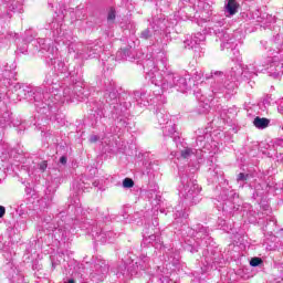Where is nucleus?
I'll return each instance as SVG.
<instances>
[{
    "instance_id": "1",
    "label": "nucleus",
    "mask_w": 283,
    "mask_h": 283,
    "mask_svg": "<svg viewBox=\"0 0 283 283\" xmlns=\"http://www.w3.org/2000/svg\"><path fill=\"white\" fill-rule=\"evenodd\" d=\"M167 65V57L165 56H161L157 62L146 60L144 63L146 78L156 87H160L161 94L174 90V87H177V91L182 93L189 92V90L196 87V83L191 81L189 75L180 76L178 73L169 71Z\"/></svg>"
},
{
    "instance_id": "2",
    "label": "nucleus",
    "mask_w": 283,
    "mask_h": 283,
    "mask_svg": "<svg viewBox=\"0 0 283 283\" xmlns=\"http://www.w3.org/2000/svg\"><path fill=\"white\" fill-rule=\"evenodd\" d=\"M17 95L20 101H29L34 103L36 109L45 114L50 112L54 105L59 103H72L76 98L74 94V85L66 86L64 88H53L51 92L43 93L41 87H32L27 84H22L17 88Z\"/></svg>"
},
{
    "instance_id": "3",
    "label": "nucleus",
    "mask_w": 283,
    "mask_h": 283,
    "mask_svg": "<svg viewBox=\"0 0 283 283\" xmlns=\"http://www.w3.org/2000/svg\"><path fill=\"white\" fill-rule=\"evenodd\" d=\"M109 222V214L105 212H98L96 214L95 222H93L87 230L90 231L95 242L105 244L107 242H114L116 240V233L114 231H106L103 224Z\"/></svg>"
},
{
    "instance_id": "4",
    "label": "nucleus",
    "mask_w": 283,
    "mask_h": 283,
    "mask_svg": "<svg viewBox=\"0 0 283 283\" xmlns=\"http://www.w3.org/2000/svg\"><path fill=\"white\" fill-rule=\"evenodd\" d=\"M253 76H258V69L255 66L235 64L228 73V78H231V82L226 81L220 91L224 92V90H227L228 94H230V92L235 90V81H244V78L249 81V78H253Z\"/></svg>"
},
{
    "instance_id": "5",
    "label": "nucleus",
    "mask_w": 283,
    "mask_h": 283,
    "mask_svg": "<svg viewBox=\"0 0 283 283\" xmlns=\"http://www.w3.org/2000/svg\"><path fill=\"white\" fill-rule=\"evenodd\" d=\"M151 252H146V254H142L140 255V264L138 265V263H133L130 266L127 268V264L122 263L120 265H118V272L120 273V275H123L124 277H134L136 275H140L142 271L143 273H145V271H149V269H151V260H153V271L154 268L156 265V259H151Z\"/></svg>"
},
{
    "instance_id": "6",
    "label": "nucleus",
    "mask_w": 283,
    "mask_h": 283,
    "mask_svg": "<svg viewBox=\"0 0 283 283\" xmlns=\"http://www.w3.org/2000/svg\"><path fill=\"white\" fill-rule=\"evenodd\" d=\"M201 188L193 178L187 175L181 176L180 196L184 198L186 205H198L200 202Z\"/></svg>"
},
{
    "instance_id": "7",
    "label": "nucleus",
    "mask_w": 283,
    "mask_h": 283,
    "mask_svg": "<svg viewBox=\"0 0 283 283\" xmlns=\"http://www.w3.org/2000/svg\"><path fill=\"white\" fill-rule=\"evenodd\" d=\"M63 43L67 45L70 54H76V59H94L96 54L101 52V46L98 44H87L84 45L81 42H74L70 40L62 39Z\"/></svg>"
},
{
    "instance_id": "8",
    "label": "nucleus",
    "mask_w": 283,
    "mask_h": 283,
    "mask_svg": "<svg viewBox=\"0 0 283 283\" xmlns=\"http://www.w3.org/2000/svg\"><path fill=\"white\" fill-rule=\"evenodd\" d=\"M213 21H214V25L212 27V29L214 30V34L221 41V50H235L237 44H235V38L233 36V34H229L227 31L224 30L220 31L218 29V28H223L224 23H227L224 18L214 19Z\"/></svg>"
},
{
    "instance_id": "9",
    "label": "nucleus",
    "mask_w": 283,
    "mask_h": 283,
    "mask_svg": "<svg viewBox=\"0 0 283 283\" xmlns=\"http://www.w3.org/2000/svg\"><path fill=\"white\" fill-rule=\"evenodd\" d=\"M109 274V263L103 259H96L92 266L90 277L92 282H104Z\"/></svg>"
},
{
    "instance_id": "10",
    "label": "nucleus",
    "mask_w": 283,
    "mask_h": 283,
    "mask_svg": "<svg viewBox=\"0 0 283 283\" xmlns=\"http://www.w3.org/2000/svg\"><path fill=\"white\" fill-rule=\"evenodd\" d=\"M132 101H136L134 95L130 93H123L119 96L118 104L114 106V111H111L113 118H118V116H124L125 112L132 107Z\"/></svg>"
},
{
    "instance_id": "11",
    "label": "nucleus",
    "mask_w": 283,
    "mask_h": 283,
    "mask_svg": "<svg viewBox=\"0 0 283 283\" xmlns=\"http://www.w3.org/2000/svg\"><path fill=\"white\" fill-rule=\"evenodd\" d=\"M118 90H116V83L108 82L105 84V91H104V101L109 105L112 112H114V107H116L119 103L118 97Z\"/></svg>"
},
{
    "instance_id": "12",
    "label": "nucleus",
    "mask_w": 283,
    "mask_h": 283,
    "mask_svg": "<svg viewBox=\"0 0 283 283\" xmlns=\"http://www.w3.org/2000/svg\"><path fill=\"white\" fill-rule=\"evenodd\" d=\"M158 231H146V234L144 235L142 244L144 247H147V244H151V248H149L150 253L154 252V255H156V249H163V238L160 235H157Z\"/></svg>"
},
{
    "instance_id": "13",
    "label": "nucleus",
    "mask_w": 283,
    "mask_h": 283,
    "mask_svg": "<svg viewBox=\"0 0 283 283\" xmlns=\"http://www.w3.org/2000/svg\"><path fill=\"white\" fill-rule=\"evenodd\" d=\"M270 76H273L275 78H280L283 74V56L282 51H280V55H274L270 60V64L268 66Z\"/></svg>"
},
{
    "instance_id": "14",
    "label": "nucleus",
    "mask_w": 283,
    "mask_h": 283,
    "mask_svg": "<svg viewBox=\"0 0 283 283\" xmlns=\"http://www.w3.org/2000/svg\"><path fill=\"white\" fill-rule=\"evenodd\" d=\"M159 34H163V27L155 24L142 31L140 39H144L147 41V39H151L153 36H155V41L157 45H161V48H165V44H163V40L156 38V36H159Z\"/></svg>"
},
{
    "instance_id": "15",
    "label": "nucleus",
    "mask_w": 283,
    "mask_h": 283,
    "mask_svg": "<svg viewBox=\"0 0 283 283\" xmlns=\"http://www.w3.org/2000/svg\"><path fill=\"white\" fill-rule=\"evenodd\" d=\"M150 275H154L159 283H176L174 280L169 279L171 272L165 266L156 265L154 271H148Z\"/></svg>"
},
{
    "instance_id": "16",
    "label": "nucleus",
    "mask_w": 283,
    "mask_h": 283,
    "mask_svg": "<svg viewBox=\"0 0 283 283\" xmlns=\"http://www.w3.org/2000/svg\"><path fill=\"white\" fill-rule=\"evenodd\" d=\"M203 2L200 0H189L188 6L184 8V12L186 15L191 19L196 17V12H200L202 10Z\"/></svg>"
},
{
    "instance_id": "17",
    "label": "nucleus",
    "mask_w": 283,
    "mask_h": 283,
    "mask_svg": "<svg viewBox=\"0 0 283 283\" xmlns=\"http://www.w3.org/2000/svg\"><path fill=\"white\" fill-rule=\"evenodd\" d=\"M206 39L207 36L201 32L195 33L193 36H190V39L184 41L185 48H188V50H193L196 45H200V43H202V41H206Z\"/></svg>"
},
{
    "instance_id": "18",
    "label": "nucleus",
    "mask_w": 283,
    "mask_h": 283,
    "mask_svg": "<svg viewBox=\"0 0 283 283\" xmlns=\"http://www.w3.org/2000/svg\"><path fill=\"white\" fill-rule=\"evenodd\" d=\"M192 235L197 241V244H200V242L209 238V230H207L202 224H198L193 230Z\"/></svg>"
},
{
    "instance_id": "19",
    "label": "nucleus",
    "mask_w": 283,
    "mask_h": 283,
    "mask_svg": "<svg viewBox=\"0 0 283 283\" xmlns=\"http://www.w3.org/2000/svg\"><path fill=\"white\" fill-rule=\"evenodd\" d=\"M264 233H268V235H273L275 232H277V220L275 217H268L266 222L263 226Z\"/></svg>"
},
{
    "instance_id": "20",
    "label": "nucleus",
    "mask_w": 283,
    "mask_h": 283,
    "mask_svg": "<svg viewBox=\"0 0 283 283\" xmlns=\"http://www.w3.org/2000/svg\"><path fill=\"white\" fill-rule=\"evenodd\" d=\"M174 216H175L174 224H180V227H182V224L187 222V218H189V214L185 212V210H182V206H177L175 208Z\"/></svg>"
},
{
    "instance_id": "21",
    "label": "nucleus",
    "mask_w": 283,
    "mask_h": 283,
    "mask_svg": "<svg viewBox=\"0 0 283 283\" xmlns=\"http://www.w3.org/2000/svg\"><path fill=\"white\" fill-rule=\"evenodd\" d=\"M198 149H193L190 147H182V149H179L178 155L179 158H182L184 160H189L196 156Z\"/></svg>"
},
{
    "instance_id": "22",
    "label": "nucleus",
    "mask_w": 283,
    "mask_h": 283,
    "mask_svg": "<svg viewBox=\"0 0 283 283\" xmlns=\"http://www.w3.org/2000/svg\"><path fill=\"white\" fill-rule=\"evenodd\" d=\"M134 98L137 104L144 105V107H146V105H149V99H147V93L144 91L134 92Z\"/></svg>"
},
{
    "instance_id": "23",
    "label": "nucleus",
    "mask_w": 283,
    "mask_h": 283,
    "mask_svg": "<svg viewBox=\"0 0 283 283\" xmlns=\"http://www.w3.org/2000/svg\"><path fill=\"white\" fill-rule=\"evenodd\" d=\"M73 93L75 94V98L76 101H85V98H87V91H85V88H83V86L81 85H73Z\"/></svg>"
},
{
    "instance_id": "24",
    "label": "nucleus",
    "mask_w": 283,
    "mask_h": 283,
    "mask_svg": "<svg viewBox=\"0 0 283 283\" xmlns=\"http://www.w3.org/2000/svg\"><path fill=\"white\" fill-rule=\"evenodd\" d=\"M156 118L160 127H164L165 125H167V123H171V119H169V115L163 109L157 111Z\"/></svg>"
},
{
    "instance_id": "25",
    "label": "nucleus",
    "mask_w": 283,
    "mask_h": 283,
    "mask_svg": "<svg viewBox=\"0 0 283 283\" xmlns=\"http://www.w3.org/2000/svg\"><path fill=\"white\" fill-rule=\"evenodd\" d=\"M253 125L254 127H256V129H266V127H269V125H271V120L266 117H255L253 120Z\"/></svg>"
},
{
    "instance_id": "26",
    "label": "nucleus",
    "mask_w": 283,
    "mask_h": 283,
    "mask_svg": "<svg viewBox=\"0 0 283 283\" xmlns=\"http://www.w3.org/2000/svg\"><path fill=\"white\" fill-rule=\"evenodd\" d=\"M132 54V46L120 49L116 53V61H127Z\"/></svg>"
},
{
    "instance_id": "27",
    "label": "nucleus",
    "mask_w": 283,
    "mask_h": 283,
    "mask_svg": "<svg viewBox=\"0 0 283 283\" xmlns=\"http://www.w3.org/2000/svg\"><path fill=\"white\" fill-rule=\"evenodd\" d=\"M164 136H174L176 134V124L174 122H167L166 125L161 126Z\"/></svg>"
},
{
    "instance_id": "28",
    "label": "nucleus",
    "mask_w": 283,
    "mask_h": 283,
    "mask_svg": "<svg viewBox=\"0 0 283 283\" xmlns=\"http://www.w3.org/2000/svg\"><path fill=\"white\" fill-rule=\"evenodd\" d=\"M224 73L222 71H212L210 74H206V81H209V78H213V81H217V83H220V81H224Z\"/></svg>"
},
{
    "instance_id": "29",
    "label": "nucleus",
    "mask_w": 283,
    "mask_h": 283,
    "mask_svg": "<svg viewBox=\"0 0 283 283\" xmlns=\"http://www.w3.org/2000/svg\"><path fill=\"white\" fill-rule=\"evenodd\" d=\"M226 10H227L228 14L233 17V14H235L238 12V2L235 0H229L226 6Z\"/></svg>"
},
{
    "instance_id": "30",
    "label": "nucleus",
    "mask_w": 283,
    "mask_h": 283,
    "mask_svg": "<svg viewBox=\"0 0 283 283\" xmlns=\"http://www.w3.org/2000/svg\"><path fill=\"white\" fill-rule=\"evenodd\" d=\"M54 67H55V70H57V72H60V74H67V72H69L67 64H65V62H63L61 60L54 61Z\"/></svg>"
},
{
    "instance_id": "31",
    "label": "nucleus",
    "mask_w": 283,
    "mask_h": 283,
    "mask_svg": "<svg viewBox=\"0 0 283 283\" xmlns=\"http://www.w3.org/2000/svg\"><path fill=\"white\" fill-rule=\"evenodd\" d=\"M62 28H63V25H61L56 22H52L51 30H53V36H56L57 39L61 36H64Z\"/></svg>"
},
{
    "instance_id": "32",
    "label": "nucleus",
    "mask_w": 283,
    "mask_h": 283,
    "mask_svg": "<svg viewBox=\"0 0 283 283\" xmlns=\"http://www.w3.org/2000/svg\"><path fill=\"white\" fill-rule=\"evenodd\" d=\"M12 124V116L10 115V113H4L1 117H0V126L1 127H8Z\"/></svg>"
},
{
    "instance_id": "33",
    "label": "nucleus",
    "mask_w": 283,
    "mask_h": 283,
    "mask_svg": "<svg viewBox=\"0 0 283 283\" xmlns=\"http://www.w3.org/2000/svg\"><path fill=\"white\" fill-rule=\"evenodd\" d=\"M207 138H209V134L197 136V147H199L198 149L200 151H202V148L205 149V147H207V143H205V140H207Z\"/></svg>"
},
{
    "instance_id": "34",
    "label": "nucleus",
    "mask_w": 283,
    "mask_h": 283,
    "mask_svg": "<svg viewBox=\"0 0 283 283\" xmlns=\"http://www.w3.org/2000/svg\"><path fill=\"white\" fill-rule=\"evenodd\" d=\"M261 189H262L261 185H258L255 187V191L252 196V198H254V200H258V198H264V190H261Z\"/></svg>"
},
{
    "instance_id": "35",
    "label": "nucleus",
    "mask_w": 283,
    "mask_h": 283,
    "mask_svg": "<svg viewBox=\"0 0 283 283\" xmlns=\"http://www.w3.org/2000/svg\"><path fill=\"white\" fill-rule=\"evenodd\" d=\"M251 179V175L249 174H244V172H240L237 176V182H247Z\"/></svg>"
},
{
    "instance_id": "36",
    "label": "nucleus",
    "mask_w": 283,
    "mask_h": 283,
    "mask_svg": "<svg viewBox=\"0 0 283 283\" xmlns=\"http://www.w3.org/2000/svg\"><path fill=\"white\" fill-rule=\"evenodd\" d=\"M44 83L45 85H54V72L45 75Z\"/></svg>"
},
{
    "instance_id": "37",
    "label": "nucleus",
    "mask_w": 283,
    "mask_h": 283,
    "mask_svg": "<svg viewBox=\"0 0 283 283\" xmlns=\"http://www.w3.org/2000/svg\"><path fill=\"white\" fill-rule=\"evenodd\" d=\"M132 187H134V179L132 178H125L123 180V188L124 189H132Z\"/></svg>"
},
{
    "instance_id": "38",
    "label": "nucleus",
    "mask_w": 283,
    "mask_h": 283,
    "mask_svg": "<svg viewBox=\"0 0 283 283\" xmlns=\"http://www.w3.org/2000/svg\"><path fill=\"white\" fill-rule=\"evenodd\" d=\"M115 20H116V10L111 9L108 11L107 21L108 23H114Z\"/></svg>"
},
{
    "instance_id": "39",
    "label": "nucleus",
    "mask_w": 283,
    "mask_h": 283,
    "mask_svg": "<svg viewBox=\"0 0 283 283\" xmlns=\"http://www.w3.org/2000/svg\"><path fill=\"white\" fill-rule=\"evenodd\" d=\"M203 77H205V73L202 71H196L192 76V78H195V81H197V83H198V81H201V83H202Z\"/></svg>"
},
{
    "instance_id": "40",
    "label": "nucleus",
    "mask_w": 283,
    "mask_h": 283,
    "mask_svg": "<svg viewBox=\"0 0 283 283\" xmlns=\"http://www.w3.org/2000/svg\"><path fill=\"white\" fill-rule=\"evenodd\" d=\"M148 231H157L158 233V218L153 219V223L149 226Z\"/></svg>"
},
{
    "instance_id": "41",
    "label": "nucleus",
    "mask_w": 283,
    "mask_h": 283,
    "mask_svg": "<svg viewBox=\"0 0 283 283\" xmlns=\"http://www.w3.org/2000/svg\"><path fill=\"white\" fill-rule=\"evenodd\" d=\"M17 212L20 216H23V213H25V205L23 203V201L18 202Z\"/></svg>"
},
{
    "instance_id": "42",
    "label": "nucleus",
    "mask_w": 283,
    "mask_h": 283,
    "mask_svg": "<svg viewBox=\"0 0 283 283\" xmlns=\"http://www.w3.org/2000/svg\"><path fill=\"white\" fill-rule=\"evenodd\" d=\"M274 43H276L277 48H282V45H283V36L281 34H276L274 36Z\"/></svg>"
},
{
    "instance_id": "43",
    "label": "nucleus",
    "mask_w": 283,
    "mask_h": 283,
    "mask_svg": "<svg viewBox=\"0 0 283 283\" xmlns=\"http://www.w3.org/2000/svg\"><path fill=\"white\" fill-rule=\"evenodd\" d=\"M262 263V259L260 258H253L250 261V266H260V264Z\"/></svg>"
},
{
    "instance_id": "44",
    "label": "nucleus",
    "mask_w": 283,
    "mask_h": 283,
    "mask_svg": "<svg viewBox=\"0 0 283 283\" xmlns=\"http://www.w3.org/2000/svg\"><path fill=\"white\" fill-rule=\"evenodd\" d=\"M38 169H40V171H45V169H48V161H42L38 165Z\"/></svg>"
},
{
    "instance_id": "45",
    "label": "nucleus",
    "mask_w": 283,
    "mask_h": 283,
    "mask_svg": "<svg viewBox=\"0 0 283 283\" xmlns=\"http://www.w3.org/2000/svg\"><path fill=\"white\" fill-rule=\"evenodd\" d=\"M98 140H101V137H98V135L90 136V143H98Z\"/></svg>"
},
{
    "instance_id": "46",
    "label": "nucleus",
    "mask_w": 283,
    "mask_h": 283,
    "mask_svg": "<svg viewBox=\"0 0 283 283\" xmlns=\"http://www.w3.org/2000/svg\"><path fill=\"white\" fill-rule=\"evenodd\" d=\"M74 189H77V195L81 193V189H83V184H74L73 185Z\"/></svg>"
},
{
    "instance_id": "47",
    "label": "nucleus",
    "mask_w": 283,
    "mask_h": 283,
    "mask_svg": "<svg viewBox=\"0 0 283 283\" xmlns=\"http://www.w3.org/2000/svg\"><path fill=\"white\" fill-rule=\"evenodd\" d=\"M266 189L269 193H273L275 192V187L271 186V185H266Z\"/></svg>"
},
{
    "instance_id": "48",
    "label": "nucleus",
    "mask_w": 283,
    "mask_h": 283,
    "mask_svg": "<svg viewBox=\"0 0 283 283\" xmlns=\"http://www.w3.org/2000/svg\"><path fill=\"white\" fill-rule=\"evenodd\" d=\"M264 17H266V14H263L262 17H256V22L258 23H266V22H264Z\"/></svg>"
},
{
    "instance_id": "49",
    "label": "nucleus",
    "mask_w": 283,
    "mask_h": 283,
    "mask_svg": "<svg viewBox=\"0 0 283 283\" xmlns=\"http://www.w3.org/2000/svg\"><path fill=\"white\" fill-rule=\"evenodd\" d=\"M6 216V207L0 206V218H3Z\"/></svg>"
},
{
    "instance_id": "50",
    "label": "nucleus",
    "mask_w": 283,
    "mask_h": 283,
    "mask_svg": "<svg viewBox=\"0 0 283 283\" xmlns=\"http://www.w3.org/2000/svg\"><path fill=\"white\" fill-rule=\"evenodd\" d=\"M46 52H49V54H56V49H54V46H49Z\"/></svg>"
},
{
    "instance_id": "51",
    "label": "nucleus",
    "mask_w": 283,
    "mask_h": 283,
    "mask_svg": "<svg viewBox=\"0 0 283 283\" xmlns=\"http://www.w3.org/2000/svg\"><path fill=\"white\" fill-rule=\"evenodd\" d=\"M60 163H61V165H67V157L62 156V157L60 158Z\"/></svg>"
},
{
    "instance_id": "52",
    "label": "nucleus",
    "mask_w": 283,
    "mask_h": 283,
    "mask_svg": "<svg viewBox=\"0 0 283 283\" xmlns=\"http://www.w3.org/2000/svg\"><path fill=\"white\" fill-rule=\"evenodd\" d=\"M190 253H198V250L195 249V248H191V249H190Z\"/></svg>"
},
{
    "instance_id": "53",
    "label": "nucleus",
    "mask_w": 283,
    "mask_h": 283,
    "mask_svg": "<svg viewBox=\"0 0 283 283\" xmlns=\"http://www.w3.org/2000/svg\"><path fill=\"white\" fill-rule=\"evenodd\" d=\"M283 144V140L282 139H279L275 142V145H282Z\"/></svg>"
},
{
    "instance_id": "54",
    "label": "nucleus",
    "mask_w": 283,
    "mask_h": 283,
    "mask_svg": "<svg viewBox=\"0 0 283 283\" xmlns=\"http://www.w3.org/2000/svg\"><path fill=\"white\" fill-rule=\"evenodd\" d=\"M277 111L280 112V114H283V106H279Z\"/></svg>"
},
{
    "instance_id": "55",
    "label": "nucleus",
    "mask_w": 283,
    "mask_h": 283,
    "mask_svg": "<svg viewBox=\"0 0 283 283\" xmlns=\"http://www.w3.org/2000/svg\"><path fill=\"white\" fill-rule=\"evenodd\" d=\"M154 94H156L157 96H160V92L158 91H154Z\"/></svg>"
},
{
    "instance_id": "56",
    "label": "nucleus",
    "mask_w": 283,
    "mask_h": 283,
    "mask_svg": "<svg viewBox=\"0 0 283 283\" xmlns=\"http://www.w3.org/2000/svg\"><path fill=\"white\" fill-rule=\"evenodd\" d=\"M94 187H98V184L96 181L93 182Z\"/></svg>"
},
{
    "instance_id": "57",
    "label": "nucleus",
    "mask_w": 283,
    "mask_h": 283,
    "mask_svg": "<svg viewBox=\"0 0 283 283\" xmlns=\"http://www.w3.org/2000/svg\"><path fill=\"white\" fill-rule=\"evenodd\" d=\"M65 283H74V280H69V281L65 282Z\"/></svg>"
},
{
    "instance_id": "58",
    "label": "nucleus",
    "mask_w": 283,
    "mask_h": 283,
    "mask_svg": "<svg viewBox=\"0 0 283 283\" xmlns=\"http://www.w3.org/2000/svg\"><path fill=\"white\" fill-rule=\"evenodd\" d=\"M52 268L54 269V263H52Z\"/></svg>"
},
{
    "instance_id": "59",
    "label": "nucleus",
    "mask_w": 283,
    "mask_h": 283,
    "mask_svg": "<svg viewBox=\"0 0 283 283\" xmlns=\"http://www.w3.org/2000/svg\"><path fill=\"white\" fill-rule=\"evenodd\" d=\"M192 282H196V279H195V280H192Z\"/></svg>"
}]
</instances>
